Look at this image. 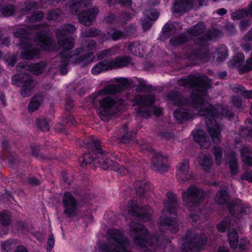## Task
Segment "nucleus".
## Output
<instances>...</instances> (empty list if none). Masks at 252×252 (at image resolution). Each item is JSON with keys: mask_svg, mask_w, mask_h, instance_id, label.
Segmentation results:
<instances>
[{"mask_svg": "<svg viewBox=\"0 0 252 252\" xmlns=\"http://www.w3.org/2000/svg\"><path fill=\"white\" fill-rule=\"evenodd\" d=\"M206 76H196L193 75L180 79L178 84L189 89H194L191 95V106L198 110L199 115L205 117L208 130L214 143H219L221 140V130L216 119L220 115L233 118L234 112L227 108L221 107V112L213 105L204 100L207 95V91L211 87V84L207 81Z\"/></svg>", "mask_w": 252, "mask_h": 252, "instance_id": "1", "label": "nucleus"}, {"mask_svg": "<svg viewBox=\"0 0 252 252\" xmlns=\"http://www.w3.org/2000/svg\"><path fill=\"white\" fill-rule=\"evenodd\" d=\"M221 30L212 28L202 36L193 38V44L191 51L188 54V58L190 60L203 59L208 57L209 52L208 48L209 42L223 36Z\"/></svg>", "mask_w": 252, "mask_h": 252, "instance_id": "2", "label": "nucleus"}, {"mask_svg": "<svg viewBox=\"0 0 252 252\" xmlns=\"http://www.w3.org/2000/svg\"><path fill=\"white\" fill-rule=\"evenodd\" d=\"M167 199L164 201V209L162 212V216L159 218L158 224L160 227H163L173 233L178 231V225L176 220V210L178 207L177 196L172 192H168L166 194ZM162 230V228L160 227Z\"/></svg>", "mask_w": 252, "mask_h": 252, "instance_id": "3", "label": "nucleus"}, {"mask_svg": "<svg viewBox=\"0 0 252 252\" xmlns=\"http://www.w3.org/2000/svg\"><path fill=\"white\" fill-rule=\"evenodd\" d=\"M130 236L135 245L151 250L150 247L157 244L158 240L154 236L148 235V231L143 224L132 221L129 224Z\"/></svg>", "mask_w": 252, "mask_h": 252, "instance_id": "4", "label": "nucleus"}, {"mask_svg": "<svg viewBox=\"0 0 252 252\" xmlns=\"http://www.w3.org/2000/svg\"><path fill=\"white\" fill-rule=\"evenodd\" d=\"M129 241L118 230H115L108 238V244H100L99 248L103 252H130L127 250Z\"/></svg>", "mask_w": 252, "mask_h": 252, "instance_id": "5", "label": "nucleus"}, {"mask_svg": "<svg viewBox=\"0 0 252 252\" xmlns=\"http://www.w3.org/2000/svg\"><path fill=\"white\" fill-rule=\"evenodd\" d=\"M122 99L113 98L108 96L100 99L99 104L101 108L99 117L101 120L107 121L110 116L116 114L119 107L123 103Z\"/></svg>", "mask_w": 252, "mask_h": 252, "instance_id": "6", "label": "nucleus"}, {"mask_svg": "<svg viewBox=\"0 0 252 252\" xmlns=\"http://www.w3.org/2000/svg\"><path fill=\"white\" fill-rule=\"evenodd\" d=\"M206 192L197 187L191 186L182 193L184 203L189 208L198 206L206 197Z\"/></svg>", "mask_w": 252, "mask_h": 252, "instance_id": "7", "label": "nucleus"}, {"mask_svg": "<svg viewBox=\"0 0 252 252\" xmlns=\"http://www.w3.org/2000/svg\"><path fill=\"white\" fill-rule=\"evenodd\" d=\"M12 81L14 85L22 86L20 93L23 97H28L31 95L33 88V80L30 74H18L12 77Z\"/></svg>", "mask_w": 252, "mask_h": 252, "instance_id": "8", "label": "nucleus"}, {"mask_svg": "<svg viewBox=\"0 0 252 252\" xmlns=\"http://www.w3.org/2000/svg\"><path fill=\"white\" fill-rule=\"evenodd\" d=\"M155 100V97L152 94L136 95L133 99V102L139 106L136 109L137 114L145 118L150 117L151 113L150 112V106L154 103Z\"/></svg>", "mask_w": 252, "mask_h": 252, "instance_id": "9", "label": "nucleus"}, {"mask_svg": "<svg viewBox=\"0 0 252 252\" xmlns=\"http://www.w3.org/2000/svg\"><path fill=\"white\" fill-rule=\"evenodd\" d=\"M89 165L91 167L97 166L106 170L109 168L115 171L121 169V166L115 161H113L111 158H83L80 161V166L83 168Z\"/></svg>", "mask_w": 252, "mask_h": 252, "instance_id": "10", "label": "nucleus"}, {"mask_svg": "<svg viewBox=\"0 0 252 252\" xmlns=\"http://www.w3.org/2000/svg\"><path fill=\"white\" fill-rule=\"evenodd\" d=\"M128 210L130 214L139 220L148 221L150 220L153 210L149 206L139 208L133 200H130L127 204Z\"/></svg>", "mask_w": 252, "mask_h": 252, "instance_id": "11", "label": "nucleus"}, {"mask_svg": "<svg viewBox=\"0 0 252 252\" xmlns=\"http://www.w3.org/2000/svg\"><path fill=\"white\" fill-rule=\"evenodd\" d=\"M78 142L80 143L81 146L88 150V154L92 155L91 157H93L94 155L95 156L100 155L103 157H109L108 153L100 147V142L99 140H95L94 137H92L90 141L81 140Z\"/></svg>", "mask_w": 252, "mask_h": 252, "instance_id": "12", "label": "nucleus"}, {"mask_svg": "<svg viewBox=\"0 0 252 252\" xmlns=\"http://www.w3.org/2000/svg\"><path fill=\"white\" fill-rule=\"evenodd\" d=\"M62 202L64 207L63 213L68 217L71 218L77 214V201L71 193L69 192L64 193Z\"/></svg>", "mask_w": 252, "mask_h": 252, "instance_id": "13", "label": "nucleus"}, {"mask_svg": "<svg viewBox=\"0 0 252 252\" xmlns=\"http://www.w3.org/2000/svg\"><path fill=\"white\" fill-rule=\"evenodd\" d=\"M82 49H76L75 52L69 56V61L74 64H78L82 66H85L94 61V57H93L94 53L89 52L83 55H79Z\"/></svg>", "mask_w": 252, "mask_h": 252, "instance_id": "14", "label": "nucleus"}, {"mask_svg": "<svg viewBox=\"0 0 252 252\" xmlns=\"http://www.w3.org/2000/svg\"><path fill=\"white\" fill-rule=\"evenodd\" d=\"M59 45L63 49L60 55L62 58L68 59L72 53L66 54V52L71 50L74 47V39L71 36H63L61 33L57 34Z\"/></svg>", "mask_w": 252, "mask_h": 252, "instance_id": "15", "label": "nucleus"}, {"mask_svg": "<svg viewBox=\"0 0 252 252\" xmlns=\"http://www.w3.org/2000/svg\"><path fill=\"white\" fill-rule=\"evenodd\" d=\"M99 12L97 7L90 8L86 11H81L78 15L79 22L85 26H90L96 18Z\"/></svg>", "mask_w": 252, "mask_h": 252, "instance_id": "16", "label": "nucleus"}, {"mask_svg": "<svg viewBox=\"0 0 252 252\" xmlns=\"http://www.w3.org/2000/svg\"><path fill=\"white\" fill-rule=\"evenodd\" d=\"M36 39L42 43V48L46 51H52L55 47V40L50 32H38L36 33Z\"/></svg>", "mask_w": 252, "mask_h": 252, "instance_id": "17", "label": "nucleus"}, {"mask_svg": "<svg viewBox=\"0 0 252 252\" xmlns=\"http://www.w3.org/2000/svg\"><path fill=\"white\" fill-rule=\"evenodd\" d=\"M193 3V0H175L172 12L174 14L182 15L191 9Z\"/></svg>", "mask_w": 252, "mask_h": 252, "instance_id": "18", "label": "nucleus"}, {"mask_svg": "<svg viewBox=\"0 0 252 252\" xmlns=\"http://www.w3.org/2000/svg\"><path fill=\"white\" fill-rule=\"evenodd\" d=\"M189 168V161L187 158L183 159L179 163L177 171V176L179 181H186L191 178L190 175L188 173Z\"/></svg>", "mask_w": 252, "mask_h": 252, "instance_id": "19", "label": "nucleus"}, {"mask_svg": "<svg viewBox=\"0 0 252 252\" xmlns=\"http://www.w3.org/2000/svg\"><path fill=\"white\" fill-rule=\"evenodd\" d=\"M228 208L231 215L236 218L246 214V210L239 200H233L228 203Z\"/></svg>", "mask_w": 252, "mask_h": 252, "instance_id": "20", "label": "nucleus"}, {"mask_svg": "<svg viewBox=\"0 0 252 252\" xmlns=\"http://www.w3.org/2000/svg\"><path fill=\"white\" fill-rule=\"evenodd\" d=\"M166 98L170 103L175 105H183L186 102V98L182 93L177 90L169 92L166 94Z\"/></svg>", "mask_w": 252, "mask_h": 252, "instance_id": "21", "label": "nucleus"}, {"mask_svg": "<svg viewBox=\"0 0 252 252\" xmlns=\"http://www.w3.org/2000/svg\"><path fill=\"white\" fill-rule=\"evenodd\" d=\"M132 61V58L129 56H119L114 59H109L111 69L123 67L129 65Z\"/></svg>", "mask_w": 252, "mask_h": 252, "instance_id": "22", "label": "nucleus"}, {"mask_svg": "<svg viewBox=\"0 0 252 252\" xmlns=\"http://www.w3.org/2000/svg\"><path fill=\"white\" fill-rule=\"evenodd\" d=\"M153 169L161 173L167 172L170 168V164L166 158H153Z\"/></svg>", "mask_w": 252, "mask_h": 252, "instance_id": "23", "label": "nucleus"}, {"mask_svg": "<svg viewBox=\"0 0 252 252\" xmlns=\"http://www.w3.org/2000/svg\"><path fill=\"white\" fill-rule=\"evenodd\" d=\"M193 140L197 143L202 149H207L210 145L209 138L202 130H197L193 135Z\"/></svg>", "mask_w": 252, "mask_h": 252, "instance_id": "24", "label": "nucleus"}, {"mask_svg": "<svg viewBox=\"0 0 252 252\" xmlns=\"http://www.w3.org/2000/svg\"><path fill=\"white\" fill-rule=\"evenodd\" d=\"M29 34V31L24 28H18L13 32V35L15 37L20 38V46L22 48H25L31 44V39L27 36Z\"/></svg>", "mask_w": 252, "mask_h": 252, "instance_id": "25", "label": "nucleus"}, {"mask_svg": "<svg viewBox=\"0 0 252 252\" xmlns=\"http://www.w3.org/2000/svg\"><path fill=\"white\" fill-rule=\"evenodd\" d=\"M111 69L109 59H106L96 63L92 68V72L93 74H97L102 71Z\"/></svg>", "mask_w": 252, "mask_h": 252, "instance_id": "26", "label": "nucleus"}, {"mask_svg": "<svg viewBox=\"0 0 252 252\" xmlns=\"http://www.w3.org/2000/svg\"><path fill=\"white\" fill-rule=\"evenodd\" d=\"M205 31V24L203 22H199L189 29L187 31V33L192 36L198 37V35L203 34Z\"/></svg>", "mask_w": 252, "mask_h": 252, "instance_id": "27", "label": "nucleus"}, {"mask_svg": "<svg viewBox=\"0 0 252 252\" xmlns=\"http://www.w3.org/2000/svg\"><path fill=\"white\" fill-rule=\"evenodd\" d=\"M31 43L29 46L25 48L23 51L20 55L22 59L25 60H31L37 56L39 54V50L33 48H31Z\"/></svg>", "mask_w": 252, "mask_h": 252, "instance_id": "28", "label": "nucleus"}, {"mask_svg": "<svg viewBox=\"0 0 252 252\" xmlns=\"http://www.w3.org/2000/svg\"><path fill=\"white\" fill-rule=\"evenodd\" d=\"M189 39L188 33L184 32L171 38L169 40V43L173 46L181 45L187 42Z\"/></svg>", "mask_w": 252, "mask_h": 252, "instance_id": "29", "label": "nucleus"}, {"mask_svg": "<svg viewBox=\"0 0 252 252\" xmlns=\"http://www.w3.org/2000/svg\"><path fill=\"white\" fill-rule=\"evenodd\" d=\"M43 101L42 94H37L32 97L28 106V110L30 113L37 110Z\"/></svg>", "mask_w": 252, "mask_h": 252, "instance_id": "30", "label": "nucleus"}, {"mask_svg": "<svg viewBox=\"0 0 252 252\" xmlns=\"http://www.w3.org/2000/svg\"><path fill=\"white\" fill-rule=\"evenodd\" d=\"M216 202L220 204H224L229 203V196L228 193L225 189L219 190L215 196Z\"/></svg>", "mask_w": 252, "mask_h": 252, "instance_id": "31", "label": "nucleus"}, {"mask_svg": "<svg viewBox=\"0 0 252 252\" xmlns=\"http://www.w3.org/2000/svg\"><path fill=\"white\" fill-rule=\"evenodd\" d=\"M207 240V239L205 235L200 233L195 235L190 241L199 251L204 245H206Z\"/></svg>", "mask_w": 252, "mask_h": 252, "instance_id": "32", "label": "nucleus"}, {"mask_svg": "<svg viewBox=\"0 0 252 252\" xmlns=\"http://www.w3.org/2000/svg\"><path fill=\"white\" fill-rule=\"evenodd\" d=\"M135 191L138 195H143L149 189V185L145 181H136L135 182Z\"/></svg>", "mask_w": 252, "mask_h": 252, "instance_id": "33", "label": "nucleus"}, {"mask_svg": "<svg viewBox=\"0 0 252 252\" xmlns=\"http://www.w3.org/2000/svg\"><path fill=\"white\" fill-rule=\"evenodd\" d=\"M120 88L117 85L110 84L105 86L99 93L102 94H116L121 92Z\"/></svg>", "mask_w": 252, "mask_h": 252, "instance_id": "34", "label": "nucleus"}, {"mask_svg": "<svg viewBox=\"0 0 252 252\" xmlns=\"http://www.w3.org/2000/svg\"><path fill=\"white\" fill-rule=\"evenodd\" d=\"M250 15L252 16V2L249 5L248 9H242L233 12L232 17L236 19H240Z\"/></svg>", "mask_w": 252, "mask_h": 252, "instance_id": "35", "label": "nucleus"}, {"mask_svg": "<svg viewBox=\"0 0 252 252\" xmlns=\"http://www.w3.org/2000/svg\"><path fill=\"white\" fill-rule=\"evenodd\" d=\"M11 222V214L7 210H3L0 213V223L2 226H9Z\"/></svg>", "mask_w": 252, "mask_h": 252, "instance_id": "36", "label": "nucleus"}, {"mask_svg": "<svg viewBox=\"0 0 252 252\" xmlns=\"http://www.w3.org/2000/svg\"><path fill=\"white\" fill-rule=\"evenodd\" d=\"M229 243L231 248H236L238 243V236L236 231L233 229L229 230L228 234Z\"/></svg>", "mask_w": 252, "mask_h": 252, "instance_id": "37", "label": "nucleus"}, {"mask_svg": "<svg viewBox=\"0 0 252 252\" xmlns=\"http://www.w3.org/2000/svg\"><path fill=\"white\" fill-rule=\"evenodd\" d=\"M162 33L164 36L167 38L171 36L176 33V27L171 23H166L162 29Z\"/></svg>", "mask_w": 252, "mask_h": 252, "instance_id": "38", "label": "nucleus"}, {"mask_svg": "<svg viewBox=\"0 0 252 252\" xmlns=\"http://www.w3.org/2000/svg\"><path fill=\"white\" fill-rule=\"evenodd\" d=\"M174 116L178 121L186 120L189 117V111L186 109L181 108L174 112Z\"/></svg>", "mask_w": 252, "mask_h": 252, "instance_id": "39", "label": "nucleus"}, {"mask_svg": "<svg viewBox=\"0 0 252 252\" xmlns=\"http://www.w3.org/2000/svg\"><path fill=\"white\" fill-rule=\"evenodd\" d=\"M46 64L44 62H40L39 63H35L30 66V70L33 74L39 75L42 73L44 70Z\"/></svg>", "mask_w": 252, "mask_h": 252, "instance_id": "40", "label": "nucleus"}, {"mask_svg": "<svg viewBox=\"0 0 252 252\" xmlns=\"http://www.w3.org/2000/svg\"><path fill=\"white\" fill-rule=\"evenodd\" d=\"M35 123L38 128L42 131H48L50 129L49 122L47 119L41 117L36 119Z\"/></svg>", "mask_w": 252, "mask_h": 252, "instance_id": "41", "label": "nucleus"}, {"mask_svg": "<svg viewBox=\"0 0 252 252\" xmlns=\"http://www.w3.org/2000/svg\"><path fill=\"white\" fill-rule=\"evenodd\" d=\"M75 28L71 24H66L63 26L61 30H58L57 34L61 33L63 36H68L67 35L73 33Z\"/></svg>", "mask_w": 252, "mask_h": 252, "instance_id": "42", "label": "nucleus"}, {"mask_svg": "<svg viewBox=\"0 0 252 252\" xmlns=\"http://www.w3.org/2000/svg\"><path fill=\"white\" fill-rule=\"evenodd\" d=\"M139 46L140 43L139 42L131 43L129 44L128 49L132 54L136 56L142 57L143 54L140 50Z\"/></svg>", "mask_w": 252, "mask_h": 252, "instance_id": "43", "label": "nucleus"}, {"mask_svg": "<svg viewBox=\"0 0 252 252\" xmlns=\"http://www.w3.org/2000/svg\"><path fill=\"white\" fill-rule=\"evenodd\" d=\"M229 168L231 175L235 176L239 173V166L237 158H230Z\"/></svg>", "mask_w": 252, "mask_h": 252, "instance_id": "44", "label": "nucleus"}, {"mask_svg": "<svg viewBox=\"0 0 252 252\" xmlns=\"http://www.w3.org/2000/svg\"><path fill=\"white\" fill-rule=\"evenodd\" d=\"M245 57L242 53H238L230 61L232 65L236 67L241 66L244 62Z\"/></svg>", "mask_w": 252, "mask_h": 252, "instance_id": "45", "label": "nucleus"}, {"mask_svg": "<svg viewBox=\"0 0 252 252\" xmlns=\"http://www.w3.org/2000/svg\"><path fill=\"white\" fill-rule=\"evenodd\" d=\"M115 54L113 48L103 50L96 54L97 60H101L104 58L109 57Z\"/></svg>", "mask_w": 252, "mask_h": 252, "instance_id": "46", "label": "nucleus"}, {"mask_svg": "<svg viewBox=\"0 0 252 252\" xmlns=\"http://www.w3.org/2000/svg\"><path fill=\"white\" fill-rule=\"evenodd\" d=\"M101 32L94 28H90L85 30L82 33V35L84 37H95L100 35Z\"/></svg>", "mask_w": 252, "mask_h": 252, "instance_id": "47", "label": "nucleus"}, {"mask_svg": "<svg viewBox=\"0 0 252 252\" xmlns=\"http://www.w3.org/2000/svg\"><path fill=\"white\" fill-rule=\"evenodd\" d=\"M240 152L241 158H252V147L247 144L242 145Z\"/></svg>", "mask_w": 252, "mask_h": 252, "instance_id": "48", "label": "nucleus"}, {"mask_svg": "<svg viewBox=\"0 0 252 252\" xmlns=\"http://www.w3.org/2000/svg\"><path fill=\"white\" fill-rule=\"evenodd\" d=\"M154 89L152 86L147 85L144 81H140L139 85L137 86L136 91L137 92H151Z\"/></svg>", "mask_w": 252, "mask_h": 252, "instance_id": "49", "label": "nucleus"}, {"mask_svg": "<svg viewBox=\"0 0 252 252\" xmlns=\"http://www.w3.org/2000/svg\"><path fill=\"white\" fill-rule=\"evenodd\" d=\"M182 252H195L197 249L191 242V241L184 243L181 247Z\"/></svg>", "mask_w": 252, "mask_h": 252, "instance_id": "50", "label": "nucleus"}, {"mask_svg": "<svg viewBox=\"0 0 252 252\" xmlns=\"http://www.w3.org/2000/svg\"><path fill=\"white\" fill-rule=\"evenodd\" d=\"M0 11L4 16H10L14 14L15 7L12 4L5 5L0 8Z\"/></svg>", "mask_w": 252, "mask_h": 252, "instance_id": "51", "label": "nucleus"}, {"mask_svg": "<svg viewBox=\"0 0 252 252\" xmlns=\"http://www.w3.org/2000/svg\"><path fill=\"white\" fill-rule=\"evenodd\" d=\"M198 163L203 170H208L211 168L213 161L212 158H200Z\"/></svg>", "mask_w": 252, "mask_h": 252, "instance_id": "52", "label": "nucleus"}, {"mask_svg": "<svg viewBox=\"0 0 252 252\" xmlns=\"http://www.w3.org/2000/svg\"><path fill=\"white\" fill-rule=\"evenodd\" d=\"M230 224L229 219L225 218L217 225V227L219 231L224 232L230 226Z\"/></svg>", "mask_w": 252, "mask_h": 252, "instance_id": "53", "label": "nucleus"}, {"mask_svg": "<svg viewBox=\"0 0 252 252\" xmlns=\"http://www.w3.org/2000/svg\"><path fill=\"white\" fill-rule=\"evenodd\" d=\"M121 88V92L123 91L125 89L130 88L131 83L129 80L126 78L121 79L119 81V84H117Z\"/></svg>", "mask_w": 252, "mask_h": 252, "instance_id": "54", "label": "nucleus"}, {"mask_svg": "<svg viewBox=\"0 0 252 252\" xmlns=\"http://www.w3.org/2000/svg\"><path fill=\"white\" fill-rule=\"evenodd\" d=\"M65 59L62 61L59 67V70L63 75L66 74L68 72L67 66L68 65V62L69 60V59Z\"/></svg>", "mask_w": 252, "mask_h": 252, "instance_id": "55", "label": "nucleus"}, {"mask_svg": "<svg viewBox=\"0 0 252 252\" xmlns=\"http://www.w3.org/2000/svg\"><path fill=\"white\" fill-rule=\"evenodd\" d=\"M159 15V12L156 9H152L148 11V18L151 21L156 20Z\"/></svg>", "mask_w": 252, "mask_h": 252, "instance_id": "56", "label": "nucleus"}, {"mask_svg": "<svg viewBox=\"0 0 252 252\" xmlns=\"http://www.w3.org/2000/svg\"><path fill=\"white\" fill-rule=\"evenodd\" d=\"M36 7V4L33 2H28L26 3V6L22 9L23 14H26L29 13L32 10L35 9Z\"/></svg>", "mask_w": 252, "mask_h": 252, "instance_id": "57", "label": "nucleus"}, {"mask_svg": "<svg viewBox=\"0 0 252 252\" xmlns=\"http://www.w3.org/2000/svg\"><path fill=\"white\" fill-rule=\"evenodd\" d=\"M60 17V12L58 10H54L50 11L48 14L47 19L48 20L56 21Z\"/></svg>", "mask_w": 252, "mask_h": 252, "instance_id": "58", "label": "nucleus"}, {"mask_svg": "<svg viewBox=\"0 0 252 252\" xmlns=\"http://www.w3.org/2000/svg\"><path fill=\"white\" fill-rule=\"evenodd\" d=\"M125 36L123 32L120 30H115L111 34V37L114 40H118Z\"/></svg>", "mask_w": 252, "mask_h": 252, "instance_id": "59", "label": "nucleus"}, {"mask_svg": "<svg viewBox=\"0 0 252 252\" xmlns=\"http://www.w3.org/2000/svg\"><path fill=\"white\" fill-rule=\"evenodd\" d=\"M85 47L88 51L94 50L96 47V42L93 39H88L85 41Z\"/></svg>", "mask_w": 252, "mask_h": 252, "instance_id": "60", "label": "nucleus"}, {"mask_svg": "<svg viewBox=\"0 0 252 252\" xmlns=\"http://www.w3.org/2000/svg\"><path fill=\"white\" fill-rule=\"evenodd\" d=\"M135 135L134 132H127L122 137V142L124 143H128Z\"/></svg>", "mask_w": 252, "mask_h": 252, "instance_id": "61", "label": "nucleus"}, {"mask_svg": "<svg viewBox=\"0 0 252 252\" xmlns=\"http://www.w3.org/2000/svg\"><path fill=\"white\" fill-rule=\"evenodd\" d=\"M63 124L68 126L74 125L76 124V121L70 114H68L66 117L63 120Z\"/></svg>", "mask_w": 252, "mask_h": 252, "instance_id": "62", "label": "nucleus"}, {"mask_svg": "<svg viewBox=\"0 0 252 252\" xmlns=\"http://www.w3.org/2000/svg\"><path fill=\"white\" fill-rule=\"evenodd\" d=\"M8 66H13L17 62L16 57L14 55L9 56L5 59Z\"/></svg>", "mask_w": 252, "mask_h": 252, "instance_id": "63", "label": "nucleus"}, {"mask_svg": "<svg viewBox=\"0 0 252 252\" xmlns=\"http://www.w3.org/2000/svg\"><path fill=\"white\" fill-rule=\"evenodd\" d=\"M252 70V58L248 59L245 64L242 67V70L247 72Z\"/></svg>", "mask_w": 252, "mask_h": 252, "instance_id": "64", "label": "nucleus"}]
</instances>
